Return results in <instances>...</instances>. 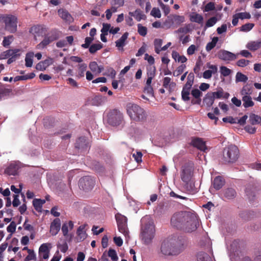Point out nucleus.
Segmentation results:
<instances>
[{
  "label": "nucleus",
  "instance_id": "obj_28",
  "mask_svg": "<svg viewBox=\"0 0 261 261\" xmlns=\"http://www.w3.org/2000/svg\"><path fill=\"white\" fill-rule=\"evenodd\" d=\"M106 100V98L101 95H98L94 96L92 100V105L98 106L103 104Z\"/></svg>",
  "mask_w": 261,
  "mask_h": 261
},
{
  "label": "nucleus",
  "instance_id": "obj_10",
  "mask_svg": "<svg viewBox=\"0 0 261 261\" xmlns=\"http://www.w3.org/2000/svg\"><path fill=\"white\" fill-rule=\"evenodd\" d=\"M115 219L119 231L123 233L125 236L128 235V229L127 218L120 213H117L115 215Z\"/></svg>",
  "mask_w": 261,
  "mask_h": 261
},
{
  "label": "nucleus",
  "instance_id": "obj_62",
  "mask_svg": "<svg viewBox=\"0 0 261 261\" xmlns=\"http://www.w3.org/2000/svg\"><path fill=\"white\" fill-rule=\"evenodd\" d=\"M249 61L247 60L244 59H240L238 60L236 63L237 65L241 67H244L248 65L249 63Z\"/></svg>",
  "mask_w": 261,
  "mask_h": 261
},
{
  "label": "nucleus",
  "instance_id": "obj_29",
  "mask_svg": "<svg viewBox=\"0 0 261 261\" xmlns=\"http://www.w3.org/2000/svg\"><path fill=\"white\" fill-rule=\"evenodd\" d=\"M19 51L20 49H8L2 53V54L1 55V59H4L12 57L13 55L16 54Z\"/></svg>",
  "mask_w": 261,
  "mask_h": 261
},
{
  "label": "nucleus",
  "instance_id": "obj_27",
  "mask_svg": "<svg viewBox=\"0 0 261 261\" xmlns=\"http://www.w3.org/2000/svg\"><path fill=\"white\" fill-rule=\"evenodd\" d=\"M242 100L243 101V106L246 109L252 107L254 105V102L252 101L250 95L243 96Z\"/></svg>",
  "mask_w": 261,
  "mask_h": 261
},
{
  "label": "nucleus",
  "instance_id": "obj_16",
  "mask_svg": "<svg viewBox=\"0 0 261 261\" xmlns=\"http://www.w3.org/2000/svg\"><path fill=\"white\" fill-rule=\"evenodd\" d=\"M49 248H51L50 243H43L39 247V255L44 259H48L49 257Z\"/></svg>",
  "mask_w": 261,
  "mask_h": 261
},
{
  "label": "nucleus",
  "instance_id": "obj_14",
  "mask_svg": "<svg viewBox=\"0 0 261 261\" xmlns=\"http://www.w3.org/2000/svg\"><path fill=\"white\" fill-rule=\"evenodd\" d=\"M217 55L219 59L225 61H233L237 58V55L225 50H219Z\"/></svg>",
  "mask_w": 261,
  "mask_h": 261
},
{
  "label": "nucleus",
  "instance_id": "obj_8",
  "mask_svg": "<svg viewBox=\"0 0 261 261\" xmlns=\"http://www.w3.org/2000/svg\"><path fill=\"white\" fill-rule=\"evenodd\" d=\"M108 123L111 126H117L121 125L124 121L123 115L117 109L111 110L107 115Z\"/></svg>",
  "mask_w": 261,
  "mask_h": 261
},
{
  "label": "nucleus",
  "instance_id": "obj_39",
  "mask_svg": "<svg viewBox=\"0 0 261 261\" xmlns=\"http://www.w3.org/2000/svg\"><path fill=\"white\" fill-rule=\"evenodd\" d=\"M103 47L102 44L101 43H99L97 44H93L89 47V52L91 54H94L97 50H100Z\"/></svg>",
  "mask_w": 261,
  "mask_h": 261
},
{
  "label": "nucleus",
  "instance_id": "obj_35",
  "mask_svg": "<svg viewBox=\"0 0 261 261\" xmlns=\"http://www.w3.org/2000/svg\"><path fill=\"white\" fill-rule=\"evenodd\" d=\"M34 53L29 52L26 54L25 62V66L27 67H31L33 65V58L34 57Z\"/></svg>",
  "mask_w": 261,
  "mask_h": 261
},
{
  "label": "nucleus",
  "instance_id": "obj_15",
  "mask_svg": "<svg viewBox=\"0 0 261 261\" xmlns=\"http://www.w3.org/2000/svg\"><path fill=\"white\" fill-rule=\"evenodd\" d=\"M237 192L233 188H227L223 189L221 193V197L223 199L231 200L237 196Z\"/></svg>",
  "mask_w": 261,
  "mask_h": 261
},
{
  "label": "nucleus",
  "instance_id": "obj_44",
  "mask_svg": "<svg viewBox=\"0 0 261 261\" xmlns=\"http://www.w3.org/2000/svg\"><path fill=\"white\" fill-rule=\"evenodd\" d=\"M214 97V99H220L222 98L224 94V91L222 88H220L217 91L210 92Z\"/></svg>",
  "mask_w": 261,
  "mask_h": 261
},
{
  "label": "nucleus",
  "instance_id": "obj_60",
  "mask_svg": "<svg viewBox=\"0 0 261 261\" xmlns=\"http://www.w3.org/2000/svg\"><path fill=\"white\" fill-rule=\"evenodd\" d=\"M150 15L157 18H160L161 17L160 10L158 8H153L151 11Z\"/></svg>",
  "mask_w": 261,
  "mask_h": 261
},
{
  "label": "nucleus",
  "instance_id": "obj_26",
  "mask_svg": "<svg viewBox=\"0 0 261 261\" xmlns=\"http://www.w3.org/2000/svg\"><path fill=\"white\" fill-rule=\"evenodd\" d=\"M246 47L251 51H255L261 47V41H250L247 45Z\"/></svg>",
  "mask_w": 261,
  "mask_h": 261
},
{
  "label": "nucleus",
  "instance_id": "obj_55",
  "mask_svg": "<svg viewBox=\"0 0 261 261\" xmlns=\"http://www.w3.org/2000/svg\"><path fill=\"white\" fill-rule=\"evenodd\" d=\"M12 40L13 36L12 35L5 37L2 43L3 45L5 47H8L11 43Z\"/></svg>",
  "mask_w": 261,
  "mask_h": 261
},
{
  "label": "nucleus",
  "instance_id": "obj_33",
  "mask_svg": "<svg viewBox=\"0 0 261 261\" xmlns=\"http://www.w3.org/2000/svg\"><path fill=\"white\" fill-rule=\"evenodd\" d=\"M147 79L146 82L145 86H151V84L152 82V79L154 78L155 74V68L153 67V69L152 70L148 71L147 73Z\"/></svg>",
  "mask_w": 261,
  "mask_h": 261
},
{
  "label": "nucleus",
  "instance_id": "obj_43",
  "mask_svg": "<svg viewBox=\"0 0 261 261\" xmlns=\"http://www.w3.org/2000/svg\"><path fill=\"white\" fill-rule=\"evenodd\" d=\"M87 69V65L85 63L79 64L78 70V76L79 77H83L85 75V72Z\"/></svg>",
  "mask_w": 261,
  "mask_h": 261
},
{
  "label": "nucleus",
  "instance_id": "obj_34",
  "mask_svg": "<svg viewBox=\"0 0 261 261\" xmlns=\"http://www.w3.org/2000/svg\"><path fill=\"white\" fill-rule=\"evenodd\" d=\"M197 258V261H213L209 255L203 252H199Z\"/></svg>",
  "mask_w": 261,
  "mask_h": 261
},
{
  "label": "nucleus",
  "instance_id": "obj_20",
  "mask_svg": "<svg viewBox=\"0 0 261 261\" xmlns=\"http://www.w3.org/2000/svg\"><path fill=\"white\" fill-rule=\"evenodd\" d=\"M53 63V59L48 58L47 59L40 61L36 66V69L40 71L45 70L49 65Z\"/></svg>",
  "mask_w": 261,
  "mask_h": 261
},
{
  "label": "nucleus",
  "instance_id": "obj_54",
  "mask_svg": "<svg viewBox=\"0 0 261 261\" xmlns=\"http://www.w3.org/2000/svg\"><path fill=\"white\" fill-rule=\"evenodd\" d=\"M116 71L112 67H108L106 69V72L104 74L107 76H110L112 79L115 78L116 75Z\"/></svg>",
  "mask_w": 261,
  "mask_h": 261
},
{
  "label": "nucleus",
  "instance_id": "obj_7",
  "mask_svg": "<svg viewBox=\"0 0 261 261\" xmlns=\"http://www.w3.org/2000/svg\"><path fill=\"white\" fill-rule=\"evenodd\" d=\"M3 20L5 23V29L11 33L17 31V18L11 14L0 15V20Z\"/></svg>",
  "mask_w": 261,
  "mask_h": 261
},
{
  "label": "nucleus",
  "instance_id": "obj_51",
  "mask_svg": "<svg viewBox=\"0 0 261 261\" xmlns=\"http://www.w3.org/2000/svg\"><path fill=\"white\" fill-rule=\"evenodd\" d=\"M137 27L138 33L142 36H145L147 32V28L140 23L137 25Z\"/></svg>",
  "mask_w": 261,
  "mask_h": 261
},
{
  "label": "nucleus",
  "instance_id": "obj_21",
  "mask_svg": "<svg viewBox=\"0 0 261 261\" xmlns=\"http://www.w3.org/2000/svg\"><path fill=\"white\" fill-rule=\"evenodd\" d=\"M212 184L214 188L216 190H219L224 186L225 180L222 176H217L214 178Z\"/></svg>",
  "mask_w": 261,
  "mask_h": 261
},
{
  "label": "nucleus",
  "instance_id": "obj_36",
  "mask_svg": "<svg viewBox=\"0 0 261 261\" xmlns=\"http://www.w3.org/2000/svg\"><path fill=\"white\" fill-rule=\"evenodd\" d=\"M190 20L192 22L202 24L203 18L202 15L198 13H194L190 16Z\"/></svg>",
  "mask_w": 261,
  "mask_h": 261
},
{
  "label": "nucleus",
  "instance_id": "obj_3",
  "mask_svg": "<svg viewBox=\"0 0 261 261\" xmlns=\"http://www.w3.org/2000/svg\"><path fill=\"white\" fill-rule=\"evenodd\" d=\"M184 249V239L176 237H173L164 240L161 246V251L165 255H177Z\"/></svg>",
  "mask_w": 261,
  "mask_h": 261
},
{
  "label": "nucleus",
  "instance_id": "obj_37",
  "mask_svg": "<svg viewBox=\"0 0 261 261\" xmlns=\"http://www.w3.org/2000/svg\"><path fill=\"white\" fill-rule=\"evenodd\" d=\"M191 88L184 86L181 91V97L183 100L186 101L190 100V91Z\"/></svg>",
  "mask_w": 261,
  "mask_h": 261
},
{
  "label": "nucleus",
  "instance_id": "obj_59",
  "mask_svg": "<svg viewBox=\"0 0 261 261\" xmlns=\"http://www.w3.org/2000/svg\"><path fill=\"white\" fill-rule=\"evenodd\" d=\"M191 94L195 99L200 98L202 93L198 89H194L191 91Z\"/></svg>",
  "mask_w": 261,
  "mask_h": 261
},
{
  "label": "nucleus",
  "instance_id": "obj_30",
  "mask_svg": "<svg viewBox=\"0 0 261 261\" xmlns=\"http://www.w3.org/2000/svg\"><path fill=\"white\" fill-rule=\"evenodd\" d=\"M128 33H124L121 38L116 41V46L118 47H123L125 45V41L128 37Z\"/></svg>",
  "mask_w": 261,
  "mask_h": 261
},
{
  "label": "nucleus",
  "instance_id": "obj_48",
  "mask_svg": "<svg viewBox=\"0 0 261 261\" xmlns=\"http://www.w3.org/2000/svg\"><path fill=\"white\" fill-rule=\"evenodd\" d=\"M186 68V66L185 64H182L179 66L176 69V70L173 72V74L174 76H178L180 74H181L185 70Z\"/></svg>",
  "mask_w": 261,
  "mask_h": 261
},
{
  "label": "nucleus",
  "instance_id": "obj_22",
  "mask_svg": "<svg viewBox=\"0 0 261 261\" xmlns=\"http://www.w3.org/2000/svg\"><path fill=\"white\" fill-rule=\"evenodd\" d=\"M58 15L63 20L69 23L72 22L73 19L69 13L66 10L60 9L58 11Z\"/></svg>",
  "mask_w": 261,
  "mask_h": 261
},
{
  "label": "nucleus",
  "instance_id": "obj_19",
  "mask_svg": "<svg viewBox=\"0 0 261 261\" xmlns=\"http://www.w3.org/2000/svg\"><path fill=\"white\" fill-rule=\"evenodd\" d=\"M191 144L194 147L202 151H205L206 149L205 142L201 138H196L192 139Z\"/></svg>",
  "mask_w": 261,
  "mask_h": 261
},
{
  "label": "nucleus",
  "instance_id": "obj_46",
  "mask_svg": "<svg viewBox=\"0 0 261 261\" xmlns=\"http://www.w3.org/2000/svg\"><path fill=\"white\" fill-rule=\"evenodd\" d=\"M87 225L86 224L84 225H82L79 226V227L77 229V234L78 236H81V238H83L84 239L86 238V232L84 231V229L85 227Z\"/></svg>",
  "mask_w": 261,
  "mask_h": 261
},
{
  "label": "nucleus",
  "instance_id": "obj_31",
  "mask_svg": "<svg viewBox=\"0 0 261 261\" xmlns=\"http://www.w3.org/2000/svg\"><path fill=\"white\" fill-rule=\"evenodd\" d=\"M215 99L210 92L207 93L204 96L203 101L206 105L211 107L214 103Z\"/></svg>",
  "mask_w": 261,
  "mask_h": 261
},
{
  "label": "nucleus",
  "instance_id": "obj_2",
  "mask_svg": "<svg viewBox=\"0 0 261 261\" xmlns=\"http://www.w3.org/2000/svg\"><path fill=\"white\" fill-rule=\"evenodd\" d=\"M48 29L42 24L35 25L31 28L30 32L34 35L35 37L44 36L43 40L37 45L38 49H43L50 43L59 38L60 32L57 29H53L46 33Z\"/></svg>",
  "mask_w": 261,
  "mask_h": 261
},
{
  "label": "nucleus",
  "instance_id": "obj_23",
  "mask_svg": "<svg viewBox=\"0 0 261 261\" xmlns=\"http://www.w3.org/2000/svg\"><path fill=\"white\" fill-rule=\"evenodd\" d=\"M128 14L131 17H134L138 21H140L142 19L145 20L146 19V16L139 9H136L134 12H129Z\"/></svg>",
  "mask_w": 261,
  "mask_h": 261
},
{
  "label": "nucleus",
  "instance_id": "obj_13",
  "mask_svg": "<svg viewBox=\"0 0 261 261\" xmlns=\"http://www.w3.org/2000/svg\"><path fill=\"white\" fill-rule=\"evenodd\" d=\"M258 191V187L254 184H248L247 185L245 193L250 201L254 200Z\"/></svg>",
  "mask_w": 261,
  "mask_h": 261
},
{
  "label": "nucleus",
  "instance_id": "obj_61",
  "mask_svg": "<svg viewBox=\"0 0 261 261\" xmlns=\"http://www.w3.org/2000/svg\"><path fill=\"white\" fill-rule=\"evenodd\" d=\"M236 15L238 16L239 19H249L251 18L250 14L248 12H240L236 13Z\"/></svg>",
  "mask_w": 261,
  "mask_h": 261
},
{
  "label": "nucleus",
  "instance_id": "obj_50",
  "mask_svg": "<svg viewBox=\"0 0 261 261\" xmlns=\"http://www.w3.org/2000/svg\"><path fill=\"white\" fill-rule=\"evenodd\" d=\"M143 92L149 96L154 97V91L151 86H145Z\"/></svg>",
  "mask_w": 261,
  "mask_h": 261
},
{
  "label": "nucleus",
  "instance_id": "obj_64",
  "mask_svg": "<svg viewBox=\"0 0 261 261\" xmlns=\"http://www.w3.org/2000/svg\"><path fill=\"white\" fill-rule=\"evenodd\" d=\"M93 40V38L92 37H86L85 40V43L82 45V47L84 48H88Z\"/></svg>",
  "mask_w": 261,
  "mask_h": 261
},
{
  "label": "nucleus",
  "instance_id": "obj_57",
  "mask_svg": "<svg viewBox=\"0 0 261 261\" xmlns=\"http://www.w3.org/2000/svg\"><path fill=\"white\" fill-rule=\"evenodd\" d=\"M159 3L163 10L165 15H167L170 13V8L168 6L164 4L161 0H159Z\"/></svg>",
  "mask_w": 261,
  "mask_h": 261
},
{
  "label": "nucleus",
  "instance_id": "obj_38",
  "mask_svg": "<svg viewBox=\"0 0 261 261\" xmlns=\"http://www.w3.org/2000/svg\"><path fill=\"white\" fill-rule=\"evenodd\" d=\"M218 41V38L217 37H214L211 42H208L206 46V50L207 51L211 50L213 48H214L217 42Z\"/></svg>",
  "mask_w": 261,
  "mask_h": 261
},
{
  "label": "nucleus",
  "instance_id": "obj_53",
  "mask_svg": "<svg viewBox=\"0 0 261 261\" xmlns=\"http://www.w3.org/2000/svg\"><path fill=\"white\" fill-rule=\"evenodd\" d=\"M217 21V18L216 17H212L208 19L206 21L205 28L213 27Z\"/></svg>",
  "mask_w": 261,
  "mask_h": 261
},
{
  "label": "nucleus",
  "instance_id": "obj_58",
  "mask_svg": "<svg viewBox=\"0 0 261 261\" xmlns=\"http://www.w3.org/2000/svg\"><path fill=\"white\" fill-rule=\"evenodd\" d=\"M28 255L26 256L24 261H29L36 258V255L33 250L28 249Z\"/></svg>",
  "mask_w": 261,
  "mask_h": 261
},
{
  "label": "nucleus",
  "instance_id": "obj_4",
  "mask_svg": "<svg viewBox=\"0 0 261 261\" xmlns=\"http://www.w3.org/2000/svg\"><path fill=\"white\" fill-rule=\"evenodd\" d=\"M142 231L141 237L143 243L148 245L151 243L154 237L155 228L153 222L148 217H143L141 219Z\"/></svg>",
  "mask_w": 261,
  "mask_h": 261
},
{
  "label": "nucleus",
  "instance_id": "obj_1",
  "mask_svg": "<svg viewBox=\"0 0 261 261\" xmlns=\"http://www.w3.org/2000/svg\"><path fill=\"white\" fill-rule=\"evenodd\" d=\"M171 224L174 227L191 232L196 230L199 222L195 214L190 212H179L172 216Z\"/></svg>",
  "mask_w": 261,
  "mask_h": 261
},
{
  "label": "nucleus",
  "instance_id": "obj_32",
  "mask_svg": "<svg viewBox=\"0 0 261 261\" xmlns=\"http://www.w3.org/2000/svg\"><path fill=\"white\" fill-rule=\"evenodd\" d=\"M249 122L252 125L259 124L261 122V117L255 114L251 113L249 115Z\"/></svg>",
  "mask_w": 261,
  "mask_h": 261
},
{
  "label": "nucleus",
  "instance_id": "obj_63",
  "mask_svg": "<svg viewBox=\"0 0 261 261\" xmlns=\"http://www.w3.org/2000/svg\"><path fill=\"white\" fill-rule=\"evenodd\" d=\"M215 4L213 2H209L205 6L204 11L209 12L215 10Z\"/></svg>",
  "mask_w": 261,
  "mask_h": 261
},
{
  "label": "nucleus",
  "instance_id": "obj_6",
  "mask_svg": "<svg viewBox=\"0 0 261 261\" xmlns=\"http://www.w3.org/2000/svg\"><path fill=\"white\" fill-rule=\"evenodd\" d=\"M239 156V150L234 145H230L224 148L222 162L224 164L236 162Z\"/></svg>",
  "mask_w": 261,
  "mask_h": 261
},
{
  "label": "nucleus",
  "instance_id": "obj_47",
  "mask_svg": "<svg viewBox=\"0 0 261 261\" xmlns=\"http://www.w3.org/2000/svg\"><path fill=\"white\" fill-rule=\"evenodd\" d=\"M248 80V77L241 72H237L236 76V82H246Z\"/></svg>",
  "mask_w": 261,
  "mask_h": 261
},
{
  "label": "nucleus",
  "instance_id": "obj_5",
  "mask_svg": "<svg viewBox=\"0 0 261 261\" xmlns=\"http://www.w3.org/2000/svg\"><path fill=\"white\" fill-rule=\"evenodd\" d=\"M126 111L131 120L135 121L142 122L147 118L145 110L135 103H128L126 106Z\"/></svg>",
  "mask_w": 261,
  "mask_h": 261
},
{
  "label": "nucleus",
  "instance_id": "obj_52",
  "mask_svg": "<svg viewBox=\"0 0 261 261\" xmlns=\"http://www.w3.org/2000/svg\"><path fill=\"white\" fill-rule=\"evenodd\" d=\"M231 70L225 66L220 67V73L221 74L224 76H227L230 75L231 73Z\"/></svg>",
  "mask_w": 261,
  "mask_h": 261
},
{
  "label": "nucleus",
  "instance_id": "obj_45",
  "mask_svg": "<svg viewBox=\"0 0 261 261\" xmlns=\"http://www.w3.org/2000/svg\"><path fill=\"white\" fill-rule=\"evenodd\" d=\"M252 93V89L251 88L246 85L243 87L241 91V94L242 95L245 96V95H250Z\"/></svg>",
  "mask_w": 261,
  "mask_h": 261
},
{
  "label": "nucleus",
  "instance_id": "obj_56",
  "mask_svg": "<svg viewBox=\"0 0 261 261\" xmlns=\"http://www.w3.org/2000/svg\"><path fill=\"white\" fill-rule=\"evenodd\" d=\"M191 24H186L184 27H181L177 30V32L180 33H188L191 31Z\"/></svg>",
  "mask_w": 261,
  "mask_h": 261
},
{
  "label": "nucleus",
  "instance_id": "obj_11",
  "mask_svg": "<svg viewBox=\"0 0 261 261\" xmlns=\"http://www.w3.org/2000/svg\"><path fill=\"white\" fill-rule=\"evenodd\" d=\"M193 168L189 165H185L182 167L180 174L181 179L184 182L188 184L191 181L193 175Z\"/></svg>",
  "mask_w": 261,
  "mask_h": 261
},
{
  "label": "nucleus",
  "instance_id": "obj_17",
  "mask_svg": "<svg viewBox=\"0 0 261 261\" xmlns=\"http://www.w3.org/2000/svg\"><path fill=\"white\" fill-rule=\"evenodd\" d=\"M75 146L81 151H86L89 147V143L85 137H80L76 141Z\"/></svg>",
  "mask_w": 261,
  "mask_h": 261
},
{
  "label": "nucleus",
  "instance_id": "obj_41",
  "mask_svg": "<svg viewBox=\"0 0 261 261\" xmlns=\"http://www.w3.org/2000/svg\"><path fill=\"white\" fill-rule=\"evenodd\" d=\"M107 255L111 258L112 261H117L118 259L116 251L113 249H109Z\"/></svg>",
  "mask_w": 261,
  "mask_h": 261
},
{
  "label": "nucleus",
  "instance_id": "obj_40",
  "mask_svg": "<svg viewBox=\"0 0 261 261\" xmlns=\"http://www.w3.org/2000/svg\"><path fill=\"white\" fill-rule=\"evenodd\" d=\"M33 204L35 209L38 212H41L42 207V202L41 199H35L33 201Z\"/></svg>",
  "mask_w": 261,
  "mask_h": 261
},
{
  "label": "nucleus",
  "instance_id": "obj_24",
  "mask_svg": "<svg viewBox=\"0 0 261 261\" xmlns=\"http://www.w3.org/2000/svg\"><path fill=\"white\" fill-rule=\"evenodd\" d=\"M89 67L90 70L96 74L100 73L104 69L102 65H98L95 61L91 62Z\"/></svg>",
  "mask_w": 261,
  "mask_h": 261
},
{
  "label": "nucleus",
  "instance_id": "obj_18",
  "mask_svg": "<svg viewBox=\"0 0 261 261\" xmlns=\"http://www.w3.org/2000/svg\"><path fill=\"white\" fill-rule=\"evenodd\" d=\"M61 227V221L59 218H56L51 222L50 226V232L53 236H56Z\"/></svg>",
  "mask_w": 261,
  "mask_h": 261
},
{
  "label": "nucleus",
  "instance_id": "obj_25",
  "mask_svg": "<svg viewBox=\"0 0 261 261\" xmlns=\"http://www.w3.org/2000/svg\"><path fill=\"white\" fill-rule=\"evenodd\" d=\"M18 169V166L15 163L10 164L5 169V172L8 175H15Z\"/></svg>",
  "mask_w": 261,
  "mask_h": 261
},
{
  "label": "nucleus",
  "instance_id": "obj_49",
  "mask_svg": "<svg viewBox=\"0 0 261 261\" xmlns=\"http://www.w3.org/2000/svg\"><path fill=\"white\" fill-rule=\"evenodd\" d=\"M254 26V23H247L243 25L241 28L240 31L242 32H247L250 31Z\"/></svg>",
  "mask_w": 261,
  "mask_h": 261
},
{
  "label": "nucleus",
  "instance_id": "obj_12",
  "mask_svg": "<svg viewBox=\"0 0 261 261\" xmlns=\"http://www.w3.org/2000/svg\"><path fill=\"white\" fill-rule=\"evenodd\" d=\"M94 181L89 176H84L81 178L79 182V187L84 191H89L94 186Z\"/></svg>",
  "mask_w": 261,
  "mask_h": 261
},
{
  "label": "nucleus",
  "instance_id": "obj_42",
  "mask_svg": "<svg viewBox=\"0 0 261 261\" xmlns=\"http://www.w3.org/2000/svg\"><path fill=\"white\" fill-rule=\"evenodd\" d=\"M194 78V75L193 73H190L187 77V82L186 84L184 85V86L186 87H188L189 88H191L193 84Z\"/></svg>",
  "mask_w": 261,
  "mask_h": 261
},
{
  "label": "nucleus",
  "instance_id": "obj_9",
  "mask_svg": "<svg viewBox=\"0 0 261 261\" xmlns=\"http://www.w3.org/2000/svg\"><path fill=\"white\" fill-rule=\"evenodd\" d=\"M185 20L184 16L171 14L168 16L166 20L163 22V28L169 29L174 25H180Z\"/></svg>",
  "mask_w": 261,
  "mask_h": 261
}]
</instances>
